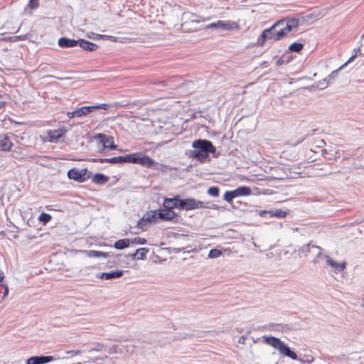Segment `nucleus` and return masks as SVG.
I'll return each mask as SVG.
<instances>
[{
  "instance_id": "45",
  "label": "nucleus",
  "mask_w": 364,
  "mask_h": 364,
  "mask_svg": "<svg viewBox=\"0 0 364 364\" xmlns=\"http://www.w3.org/2000/svg\"><path fill=\"white\" fill-rule=\"evenodd\" d=\"M323 144H325V142L323 140H320L318 141V146H322Z\"/></svg>"
},
{
  "instance_id": "15",
  "label": "nucleus",
  "mask_w": 364,
  "mask_h": 364,
  "mask_svg": "<svg viewBox=\"0 0 364 364\" xmlns=\"http://www.w3.org/2000/svg\"><path fill=\"white\" fill-rule=\"evenodd\" d=\"M78 44V41L69 39L67 38H60L58 40V45L61 48H73Z\"/></svg>"
},
{
  "instance_id": "32",
  "label": "nucleus",
  "mask_w": 364,
  "mask_h": 364,
  "mask_svg": "<svg viewBox=\"0 0 364 364\" xmlns=\"http://www.w3.org/2000/svg\"><path fill=\"white\" fill-rule=\"evenodd\" d=\"M28 6L31 9H36L39 6L38 0H29Z\"/></svg>"
},
{
  "instance_id": "2",
  "label": "nucleus",
  "mask_w": 364,
  "mask_h": 364,
  "mask_svg": "<svg viewBox=\"0 0 364 364\" xmlns=\"http://www.w3.org/2000/svg\"><path fill=\"white\" fill-rule=\"evenodd\" d=\"M192 146L194 150L191 151L189 156L201 163H204L208 159L210 153L215 154L216 152V148L213 143L206 139L195 140Z\"/></svg>"
},
{
  "instance_id": "24",
  "label": "nucleus",
  "mask_w": 364,
  "mask_h": 364,
  "mask_svg": "<svg viewBox=\"0 0 364 364\" xmlns=\"http://www.w3.org/2000/svg\"><path fill=\"white\" fill-rule=\"evenodd\" d=\"M148 251V249L145 247L139 248L132 255V257L136 258L137 259H144Z\"/></svg>"
},
{
  "instance_id": "43",
  "label": "nucleus",
  "mask_w": 364,
  "mask_h": 364,
  "mask_svg": "<svg viewBox=\"0 0 364 364\" xmlns=\"http://www.w3.org/2000/svg\"><path fill=\"white\" fill-rule=\"evenodd\" d=\"M4 279V274L2 271L0 270V282H3Z\"/></svg>"
},
{
  "instance_id": "9",
  "label": "nucleus",
  "mask_w": 364,
  "mask_h": 364,
  "mask_svg": "<svg viewBox=\"0 0 364 364\" xmlns=\"http://www.w3.org/2000/svg\"><path fill=\"white\" fill-rule=\"evenodd\" d=\"M95 139H99L100 142L103 144L105 148H109L110 149H115L117 145L114 144V138L112 136H107L105 134H97L95 136Z\"/></svg>"
},
{
  "instance_id": "8",
  "label": "nucleus",
  "mask_w": 364,
  "mask_h": 364,
  "mask_svg": "<svg viewBox=\"0 0 364 364\" xmlns=\"http://www.w3.org/2000/svg\"><path fill=\"white\" fill-rule=\"evenodd\" d=\"M14 146V143L8 134H0V151L9 152Z\"/></svg>"
},
{
  "instance_id": "31",
  "label": "nucleus",
  "mask_w": 364,
  "mask_h": 364,
  "mask_svg": "<svg viewBox=\"0 0 364 364\" xmlns=\"http://www.w3.org/2000/svg\"><path fill=\"white\" fill-rule=\"evenodd\" d=\"M208 193L212 196L218 197L219 196V188L216 186L210 187L208 189Z\"/></svg>"
},
{
  "instance_id": "26",
  "label": "nucleus",
  "mask_w": 364,
  "mask_h": 364,
  "mask_svg": "<svg viewBox=\"0 0 364 364\" xmlns=\"http://www.w3.org/2000/svg\"><path fill=\"white\" fill-rule=\"evenodd\" d=\"M87 256L90 257H108V253L102 251L90 250L87 252Z\"/></svg>"
},
{
  "instance_id": "37",
  "label": "nucleus",
  "mask_w": 364,
  "mask_h": 364,
  "mask_svg": "<svg viewBox=\"0 0 364 364\" xmlns=\"http://www.w3.org/2000/svg\"><path fill=\"white\" fill-rule=\"evenodd\" d=\"M109 105L107 104H99L97 105H95V106H92V110L94 109H107L109 108Z\"/></svg>"
},
{
  "instance_id": "25",
  "label": "nucleus",
  "mask_w": 364,
  "mask_h": 364,
  "mask_svg": "<svg viewBox=\"0 0 364 364\" xmlns=\"http://www.w3.org/2000/svg\"><path fill=\"white\" fill-rule=\"evenodd\" d=\"M92 106H85L76 109V117L87 115L92 111Z\"/></svg>"
},
{
  "instance_id": "41",
  "label": "nucleus",
  "mask_w": 364,
  "mask_h": 364,
  "mask_svg": "<svg viewBox=\"0 0 364 364\" xmlns=\"http://www.w3.org/2000/svg\"><path fill=\"white\" fill-rule=\"evenodd\" d=\"M288 357L291 358L293 360H296L297 358V355H296V353H294L292 350H290Z\"/></svg>"
},
{
  "instance_id": "18",
  "label": "nucleus",
  "mask_w": 364,
  "mask_h": 364,
  "mask_svg": "<svg viewBox=\"0 0 364 364\" xmlns=\"http://www.w3.org/2000/svg\"><path fill=\"white\" fill-rule=\"evenodd\" d=\"M109 177L103 173H96L92 177V181L98 185H102L109 181Z\"/></svg>"
},
{
  "instance_id": "39",
  "label": "nucleus",
  "mask_w": 364,
  "mask_h": 364,
  "mask_svg": "<svg viewBox=\"0 0 364 364\" xmlns=\"http://www.w3.org/2000/svg\"><path fill=\"white\" fill-rule=\"evenodd\" d=\"M2 287H4V294H3V297L2 299H5L7 297L8 294H9V287L6 284H2Z\"/></svg>"
},
{
  "instance_id": "6",
  "label": "nucleus",
  "mask_w": 364,
  "mask_h": 364,
  "mask_svg": "<svg viewBox=\"0 0 364 364\" xmlns=\"http://www.w3.org/2000/svg\"><path fill=\"white\" fill-rule=\"evenodd\" d=\"M181 210H191L204 208L203 202L193 198L181 200Z\"/></svg>"
},
{
  "instance_id": "27",
  "label": "nucleus",
  "mask_w": 364,
  "mask_h": 364,
  "mask_svg": "<svg viewBox=\"0 0 364 364\" xmlns=\"http://www.w3.org/2000/svg\"><path fill=\"white\" fill-rule=\"evenodd\" d=\"M304 48V45L301 43L294 42L289 46V50L291 52L299 53Z\"/></svg>"
},
{
  "instance_id": "29",
  "label": "nucleus",
  "mask_w": 364,
  "mask_h": 364,
  "mask_svg": "<svg viewBox=\"0 0 364 364\" xmlns=\"http://www.w3.org/2000/svg\"><path fill=\"white\" fill-rule=\"evenodd\" d=\"M51 219H52V216L50 214H48L46 213H42L38 216V220L43 223L44 225L48 223V222H50L51 220Z\"/></svg>"
},
{
  "instance_id": "23",
  "label": "nucleus",
  "mask_w": 364,
  "mask_h": 364,
  "mask_svg": "<svg viewBox=\"0 0 364 364\" xmlns=\"http://www.w3.org/2000/svg\"><path fill=\"white\" fill-rule=\"evenodd\" d=\"M269 215L270 217H276L278 218H284L287 215V213L282 209L275 210L264 211Z\"/></svg>"
},
{
  "instance_id": "28",
  "label": "nucleus",
  "mask_w": 364,
  "mask_h": 364,
  "mask_svg": "<svg viewBox=\"0 0 364 364\" xmlns=\"http://www.w3.org/2000/svg\"><path fill=\"white\" fill-rule=\"evenodd\" d=\"M235 198H236V196L234 190L226 191L223 195V199L228 203H231Z\"/></svg>"
},
{
  "instance_id": "38",
  "label": "nucleus",
  "mask_w": 364,
  "mask_h": 364,
  "mask_svg": "<svg viewBox=\"0 0 364 364\" xmlns=\"http://www.w3.org/2000/svg\"><path fill=\"white\" fill-rule=\"evenodd\" d=\"M355 55H352L349 59L343 65H341L337 70H336L335 72H333L331 73V75H333L335 73H336L338 70H341L342 68H343L348 63H350L351 61H353V60L355 58Z\"/></svg>"
},
{
  "instance_id": "1",
  "label": "nucleus",
  "mask_w": 364,
  "mask_h": 364,
  "mask_svg": "<svg viewBox=\"0 0 364 364\" xmlns=\"http://www.w3.org/2000/svg\"><path fill=\"white\" fill-rule=\"evenodd\" d=\"M298 18H286L277 21L269 28L264 29L257 40V44L263 46L267 39L277 41L287 36L299 27Z\"/></svg>"
},
{
  "instance_id": "40",
  "label": "nucleus",
  "mask_w": 364,
  "mask_h": 364,
  "mask_svg": "<svg viewBox=\"0 0 364 364\" xmlns=\"http://www.w3.org/2000/svg\"><path fill=\"white\" fill-rule=\"evenodd\" d=\"M308 247L309 248L311 247V245L310 244L308 245ZM311 247L314 248V249H316L318 250V255H321V248L320 247L316 246V245H311Z\"/></svg>"
},
{
  "instance_id": "5",
  "label": "nucleus",
  "mask_w": 364,
  "mask_h": 364,
  "mask_svg": "<svg viewBox=\"0 0 364 364\" xmlns=\"http://www.w3.org/2000/svg\"><path fill=\"white\" fill-rule=\"evenodd\" d=\"M208 28H222L225 31L239 30L240 25L238 23L232 21H221L212 23L207 26Z\"/></svg>"
},
{
  "instance_id": "10",
  "label": "nucleus",
  "mask_w": 364,
  "mask_h": 364,
  "mask_svg": "<svg viewBox=\"0 0 364 364\" xmlns=\"http://www.w3.org/2000/svg\"><path fill=\"white\" fill-rule=\"evenodd\" d=\"M181 199L178 197H174L172 198H165L163 203V206L171 210L174 208L181 210Z\"/></svg>"
},
{
  "instance_id": "19",
  "label": "nucleus",
  "mask_w": 364,
  "mask_h": 364,
  "mask_svg": "<svg viewBox=\"0 0 364 364\" xmlns=\"http://www.w3.org/2000/svg\"><path fill=\"white\" fill-rule=\"evenodd\" d=\"M265 342L268 345L278 350H279V348L282 346V344L284 343L282 341H280V339L272 336L265 338Z\"/></svg>"
},
{
  "instance_id": "7",
  "label": "nucleus",
  "mask_w": 364,
  "mask_h": 364,
  "mask_svg": "<svg viewBox=\"0 0 364 364\" xmlns=\"http://www.w3.org/2000/svg\"><path fill=\"white\" fill-rule=\"evenodd\" d=\"M67 129L65 127L58 129L48 130L46 132V139L49 142H57L58 139L62 137L66 132Z\"/></svg>"
},
{
  "instance_id": "34",
  "label": "nucleus",
  "mask_w": 364,
  "mask_h": 364,
  "mask_svg": "<svg viewBox=\"0 0 364 364\" xmlns=\"http://www.w3.org/2000/svg\"><path fill=\"white\" fill-rule=\"evenodd\" d=\"M290 350H291L290 348L287 346H286L284 343L282 344V346L279 350L280 353L284 354L287 356L289 355Z\"/></svg>"
},
{
  "instance_id": "13",
  "label": "nucleus",
  "mask_w": 364,
  "mask_h": 364,
  "mask_svg": "<svg viewBox=\"0 0 364 364\" xmlns=\"http://www.w3.org/2000/svg\"><path fill=\"white\" fill-rule=\"evenodd\" d=\"M159 220L158 218V211H149L146 213L141 219L142 223H156Z\"/></svg>"
},
{
  "instance_id": "46",
  "label": "nucleus",
  "mask_w": 364,
  "mask_h": 364,
  "mask_svg": "<svg viewBox=\"0 0 364 364\" xmlns=\"http://www.w3.org/2000/svg\"><path fill=\"white\" fill-rule=\"evenodd\" d=\"M106 37L109 38H113L112 36H106Z\"/></svg>"
},
{
  "instance_id": "12",
  "label": "nucleus",
  "mask_w": 364,
  "mask_h": 364,
  "mask_svg": "<svg viewBox=\"0 0 364 364\" xmlns=\"http://www.w3.org/2000/svg\"><path fill=\"white\" fill-rule=\"evenodd\" d=\"M53 360V356H33L28 358L27 364H45Z\"/></svg>"
},
{
  "instance_id": "17",
  "label": "nucleus",
  "mask_w": 364,
  "mask_h": 364,
  "mask_svg": "<svg viewBox=\"0 0 364 364\" xmlns=\"http://www.w3.org/2000/svg\"><path fill=\"white\" fill-rule=\"evenodd\" d=\"M123 274H124L123 270H117V271H114V272H104V273H102L100 278L102 279L109 280V279H114V278H119L123 275Z\"/></svg>"
},
{
  "instance_id": "44",
  "label": "nucleus",
  "mask_w": 364,
  "mask_h": 364,
  "mask_svg": "<svg viewBox=\"0 0 364 364\" xmlns=\"http://www.w3.org/2000/svg\"><path fill=\"white\" fill-rule=\"evenodd\" d=\"M6 105L5 102L0 101V109L3 108Z\"/></svg>"
},
{
  "instance_id": "22",
  "label": "nucleus",
  "mask_w": 364,
  "mask_h": 364,
  "mask_svg": "<svg viewBox=\"0 0 364 364\" xmlns=\"http://www.w3.org/2000/svg\"><path fill=\"white\" fill-rule=\"evenodd\" d=\"M93 162L96 163H109V164H119L118 156H114L112 158H100V159H93Z\"/></svg>"
},
{
  "instance_id": "16",
  "label": "nucleus",
  "mask_w": 364,
  "mask_h": 364,
  "mask_svg": "<svg viewBox=\"0 0 364 364\" xmlns=\"http://www.w3.org/2000/svg\"><path fill=\"white\" fill-rule=\"evenodd\" d=\"M78 44L85 50L94 51L97 48V46L95 43L84 39L78 40Z\"/></svg>"
},
{
  "instance_id": "3",
  "label": "nucleus",
  "mask_w": 364,
  "mask_h": 364,
  "mask_svg": "<svg viewBox=\"0 0 364 364\" xmlns=\"http://www.w3.org/2000/svg\"><path fill=\"white\" fill-rule=\"evenodd\" d=\"M119 164H139L146 168H151L156 162L149 156H146L143 152H135L124 156H118Z\"/></svg>"
},
{
  "instance_id": "11",
  "label": "nucleus",
  "mask_w": 364,
  "mask_h": 364,
  "mask_svg": "<svg viewBox=\"0 0 364 364\" xmlns=\"http://www.w3.org/2000/svg\"><path fill=\"white\" fill-rule=\"evenodd\" d=\"M158 211V218H159V220H164V221H168L173 220L176 216V214L171 210L164 208L163 209L157 210Z\"/></svg>"
},
{
  "instance_id": "21",
  "label": "nucleus",
  "mask_w": 364,
  "mask_h": 364,
  "mask_svg": "<svg viewBox=\"0 0 364 364\" xmlns=\"http://www.w3.org/2000/svg\"><path fill=\"white\" fill-rule=\"evenodd\" d=\"M130 245L129 239H121L115 242L114 247L117 250H123L128 247Z\"/></svg>"
},
{
  "instance_id": "20",
  "label": "nucleus",
  "mask_w": 364,
  "mask_h": 364,
  "mask_svg": "<svg viewBox=\"0 0 364 364\" xmlns=\"http://www.w3.org/2000/svg\"><path fill=\"white\" fill-rule=\"evenodd\" d=\"M236 198L240 196H248L252 194V190L247 186H240L234 190Z\"/></svg>"
},
{
  "instance_id": "30",
  "label": "nucleus",
  "mask_w": 364,
  "mask_h": 364,
  "mask_svg": "<svg viewBox=\"0 0 364 364\" xmlns=\"http://www.w3.org/2000/svg\"><path fill=\"white\" fill-rule=\"evenodd\" d=\"M222 255V252L218 249H212L209 253L208 257L210 258H216Z\"/></svg>"
},
{
  "instance_id": "4",
  "label": "nucleus",
  "mask_w": 364,
  "mask_h": 364,
  "mask_svg": "<svg viewBox=\"0 0 364 364\" xmlns=\"http://www.w3.org/2000/svg\"><path fill=\"white\" fill-rule=\"evenodd\" d=\"M91 176V173L87 168L78 170L75 168H71L68 171V177L79 183H82L88 180Z\"/></svg>"
},
{
  "instance_id": "42",
  "label": "nucleus",
  "mask_w": 364,
  "mask_h": 364,
  "mask_svg": "<svg viewBox=\"0 0 364 364\" xmlns=\"http://www.w3.org/2000/svg\"><path fill=\"white\" fill-rule=\"evenodd\" d=\"M67 116L70 118V119H72L74 117H76V110L73 111V112H68L67 113Z\"/></svg>"
},
{
  "instance_id": "14",
  "label": "nucleus",
  "mask_w": 364,
  "mask_h": 364,
  "mask_svg": "<svg viewBox=\"0 0 364 364\" xmlns=\"http://www.w3.org/2000/svg\"><path fill=\"white\" fill-rule=\"evenodd\" d=\"M326 261L328 265L331 266L335 270L343 271L346 268V262H338L331 258L329 256L326 255Z\"/></svg>"
},
{
  "instance_id": "36",
  "label": "nucleus",
  "mask_w": 364,
  "mask_h": 364,
  "mask_svg": "<svg viewBox=\"0 0 364 364\" xmlns=\"http://www.w3.org/2000/svg\"><path fill=\"white\" fill-rule=\"evenodd\" d=\"M132 243H136L140 245H144L146 243V240L145 238L136 237L132 240Z\"/></svg>"
},
{
  "instance_id": "35",
  "label": "nucleus",
  "mask_w": 364,
  "mask_h": 364,
  "mask_svg": "<svg viewBox=\"0 0 364 364\" xmlns=\"http://www.w3.org/2000/svg\"><path fill=\"white\" fill-rule=\"evenodd\" d=\"M191 21L192 22L200 23V22L205 21V19L203 18H202L200 16H198L194 14H191Z\"/></svg>"
},
{
  "instance_id": "33",
  "label": "nucleus",
  "mask_w": 364,
  "mask_h": 364,
  "mask_svg": "<svg viewBox=\"0 0 364 364\" xmlns=\"http://www.w3.org/2000/svg\"><path fill=\"white\" fill-rule=\"evenodd\" d=\"M290 350H291L290 348L287 346H286L284 343L282 344V346L279 350L280 353L284 354L287 356L289 355Z\"/></svg>"
}]
</instances>
